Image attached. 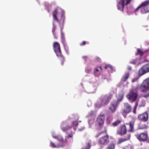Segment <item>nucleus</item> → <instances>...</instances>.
<instances>
[{"label": "nucleus", "instance_id": "dca6fc26", "mask_svg": "<svg viewBox=\"0 0 149 149\" xmlns=\"http://www.w3.org/2000/svg\"><path fill=\"white\" fill-rule=\"evenodd\" d=\"M126 125L129 126L130 129L128 130L129 132H134V122L133 121H130L129 123H126Z\"/></svg>", "mask_w": 149, "mask_h": 149}, {"label": "nucleus", "instance_id": "cd10ccee", "mask_svg": "<svg viewBox=\"0 0 149 149\" xmlns=\"http://www.w3.org/2000/svg\"><path fill=\"white\" fill-rule=\"evenodd\" d=\"M115 144L112 143H110L108 146L107 148L109 149H114Z\"/></svg>", "mask_w": 149, "mask_h": 149}, {"label": "nucleus", "instance_id": "393cba45", "mask_svg": "<svg viewBox=\"0 0 149 149\" xmlns=\"http://www.w3.org/2000/svg\"><path fill=\"white\" fill-rule=\"evenodd\" d=\"M127 132V129L125 125H123L122 126V135L125 134Z\"/></svg>", "mask_w": 149, "mask_h": 149}, {"label": "nucleus", "instance_id": "bb28decb", "mask_svg": "<svg viewBox=\"0 0 149 149\" xmlns=\"http://www.w3.org/2000/svg\"><path fill=\"white\" fill-rule=\"evenodd\" d=\"M130 136L131 135L130 134H128L125 137L122 138V142L129 140L130 139Z\"/></svg>", "mask_w": 149, "mask_h": 149}, {"label": "nucleus", "instance_id": "ea45409f", "mask_svg": "<svg viewBox=\"0 0 149 149\" xmlns=\"http://www.w3.org/2000/svg\"><path fill=\"white\" fill-rule=\"evenodd\" d=\"M94 114V111H91L90 113H89V116H92Z\"/></svg>", "mask_w": 149, "mask_h": 149}, {"label": "nucleus", "instance_id": "4c0bfd02", "mask_svg": "<svg viewBox=\"0 0 149 149\" xmlns=\"http://www.w3.org/2000/svg\"><path fill=\"white\" fill-rule=\"evenodd\" d=\"M95 61L99 62H100L101 61V59L98 57H97L96 58Z\"/></svg>", "mask_w": 149, "mask_h": 149}, {"label": "nucleus", "instance_id": "ddd939ff", "mask_svg": "<svg viewBox=\"0 0 149 149\" xmlns=\"http://www.w3.org/2000/svg\"><path fill=\"white\" fill-rule=\"evenodd\" d=\"M66 123L63 122L61 124V128L63 132L66 131L68 130L71 129L72 126L69 125H66Z\"/></svg>", "mask_w": 149, "mask_h": 149}, {"label": "nucleus", "instance_id": "2eb2a0df", "mask_svg": "<svg viewBox=\"0 0 149 149\" xmlns=\"http://www.w3.org/2000/svg\"><path fill=\"white\" fill-rule=\"evenodd\" d=\"M98 68H100L101 70H102V69L101 66L96 68L94 69L93 74L95 76L98 77L100 74V72L99 71Z\"/></svg>", "mask_w": 149, "mask_h": 149}, {"label": "nucleus", "instance_id": "a878e982", "mask_svg": "<svg viewBox=\"0 0 149 149\" xmlns=\"http://www.w3.org/2000/svg\"><path fill=\"white\" fill-rule=\"evenodd\" d=\"M78 125V122L77 121H73L72 123V127H74V130H75L77 128V127Z\"/></svg>", "mask_w": 149, "mask_h": 149}, {"label": "nucleus", "instance_id": "0eeeda50", "mask_svg": "<svg viewBox=\"0 0 149 149\" xmlns=\"http://www.w3.org/2000/svg\"><path fill=\"white\" fill-rule=\"evenodd\" d=\"M149 72V63L144 65L139 70V75L141 76L146 73Z\"/></svg>", "mask_w": 149, "mask_h": 149}, {"label": "nucleus", "instance_id": "423d86ee", "mask_svg": "<svg viewBox=\"0 0 149 149\" xmlns=\"http://www.w3.org/2000/svg\"><path fill=\"white\" fill-rule=\"evenodd\" d=\"M105 116L104 114L100 115L97 117L95 122L96 125L101 129L103 126L104 123Z\"/></svg>", "mask_w": 149, "mask_h": 149}, {"label": "nucleus", "instance_id": "9d476101", "mask_svg": "<svg viewBox=\"0 0 149 149\" xmlns=\"http://www.w3.org/2000/svg\"><path fill=\"white\" fill-rule=\"evenodd\" d=\"M135 136L140 141L144 142L147 140L148 134L147 132H143L136 135Z\"/></svg>", "mask_w": 149, "mask_h": 149}, {"label": "nucleus", "instance_id": "a19ab883", "mask_svg": "<svg viewBox=\"0 0 149 149\" xmlns=\"http://www.w3.org/2000/svg\"><path fill=\"white\" fill-rule=\"evenodd\" d=\"M103 132H100V133L99 134L96 135V136H95V137H96V138H97V137H98V136H100V135L102 133H103Z\"/></svg>", "mask_w": 149, "mask_h": 149}, {"label": "nucleus", "instance_id": "2f4dec72", "mask_svg": "<svg viewBox=\"0 0 149 149\" xmlns=\"http://www.w3.org/2000/svg\"><path fill=\"white\" fill-rule=\"evenodd\" d=\"M141 76H139L138 75V76L136 77H135L134 78H133L132 80V83H134L135 82H136L137 81L138 79H139V78L141 77Z\"/></svg>", "mask_w": 149, "mask_h": 149}, {"label": "nucleus", "instance_id": "aec40b11", "mask_svg": "<svg viewBox=\"0 0 149 149\" xmlns=\"http://www.w3.org/2000/svg\"><path fill=\"white\" fill-rule=\"evenodd\" d=\"M131 1L132 0H122V6L123 8L122 11H123L124 6L129 4Z\"/></svg>", "mask_w": 149, "mask_h": 149}, {"label": "nucleus", "instance_id": "c9c22d12", "mask_svg": "<svg viewBox=\"0 0 149 149\" xmlns=\"http://www.w3.org/2000/svg\"><path fill=\"white\" fill-rule=\"evenodd\" d=\"M121 2V1H119V2L118 3V4L117 5L118 9V10H120V5L121 4L120 3Z\"/></svg>", "mask_w": 149, "mask_h": 149}, {"label": "nucleus", "instance_id": "f8f14e48", "mask_svg": "<svg viewBox=\"0 0 149 149\" xmlns=\"http://www.w3.org/2000/svg\"><path fill=\"white\" fill-rule=\"evenodd\" d=\"M132 110L131 106L128 103H125L124 104L123 112L126 113H128L131 112Z\"/></svg>", "mask_w": 149, "mask_h": 149}, {"label": "nucleus", "instance_id": "f257e3e1", "mask_svg": "<svg viewBox=\"0 0 149 149\" xmlns=\"http://www.w3.org/2000/svg\"><path fill=\"white\" fill-rule=\"evenodd\" d=\"M53 47V50L56 56L58 57L59 60L61 61V65H63V63L65 61V59L62 54L59 43L57 42H54Z\"/></svg>", "mask_w": 149, "mask_h": 149}, {"label": "nucleus", "instance_id": "09e8293b", "mask_svg": "<svg viewBox=\"0 0 149 149\" xmlns=\"http://www.w3.org/2000/svg\"><path fill=\"white\" fill-rule=\"evenodd\" d=\"M133 112L134 113V114H136V109H133Z\"/></svg>", "mask_w": 149, "mask_h": 149}, {"label": "nucleus", "instance_id": "4468645a", "mask_svg": "<svg viewBox=\"0 0 149 149\" xmlns=\"http://www.w3.org/2000/svg\"><path fill=\"white\" fill-rule=\"evenodd\" d=\"M117 106V102L114 101L112 102L109 108V109L112 112H114Z\"/></svg>", "mask_w": 149, "mask_h": 149}, {"label": "nucleus", "instance_id": "412c9836", "mask_svg": "<svg viewBox=\"0 0 149 149\" xmlns=\"http://www.w3.org/2000/svg\"><path fill=\"white\" fill-rule=\"evenodd\" d=\"M56 29V26L55 25L54 23H53V29H52V32L54 36V38L56 39H57V37L56 36V33L55 32V30Z\"/></svg>", "mask_w": 149, "mask_h": 149}, {"label": "nucleus", "instance_id": "c03bdc74", "mask_svg": "<svg viewBox=\"0 0 149 149\" xmlns=\"http://www.w3.org/2000/svg\"><path fill=\"white\" fill-rule=\"evenodd\" d=\"M83 58L86 61L87 58V56H83Z\"/></svg>", "mask_w": 149, "mask_h": 149}, {"label": "nucleus", "instance_id": "7c9ffc66", "mask_svg": "<svg viewBox=\"0 0 149 149\" xmlns=\"http://www.w3.org/2000/svg\"><path fill=\"white\" fill-rule=\"evenodd\" d=\"M121 121L119 120H117L115 122H113L112 124L114 126H117L118 124L120 123Z\"/></svg>", "mask_w": 149, "mask_h": 149}, {"label": "nucleus", "instance_id": "9b49d317", "mask_svg": "<svg viewBox=\"0 0 149 149\" xmlns=\"http://www.w3.org/2000/svg\"><path fill=\"white\" fill-rule=\"evenodd\" d=\"M138 119L141 121L146 122L148 119V114L147 112H145L142 114H140L138 116Z\"/></svg>", "mask_w": 149, "mask_h": 149}, {"label": "nucleus", "instance_id": "7ed1b4c3", "mask_svg": "<svg viewBox=\"0 0 149 149\" xmlns=\"http://www.w3.org/2000/svg\"><path fill=\"white\" fill-rule=\"evenodd\" d=\"M138 88L142 93L149 90V77L143 81Z\"/></svg>", "mask_w": 149, "mask_h": 149}, {"label": "nucleus", "instance_id": "49530a36", "mask_svg": "<svg viewBox=\"0 0 149 149\" xmlns=\"http://www.w3.org/2000/svg\"><path fill=\"white\" fill-rule=\"evenodd\" d=\"M128 69L130 70H131L132 69V68L131 67L129 66L128 67Z\"/></svg>", "mask_w": 149, "mask_h": 149}, {"label": "nucleus", "instance_id": "a18cd8bd", "mask_svg": "<svg viewBox=\"0 0 149 149\" xmlns=\"http://www.w3.org/2000/svg\"><path fill=\"white\" fill-rule=\"evenodd\" d=\"M84 129H85V128L84 127H83L81 129H79V128L78 129V130L79 131H81L83 130Z\"/></svg>", "mask_w": 149, "mask_h": 149}, {"label": "nucleus", "instance_id": "8fccbe9b", "mask_svg": "<svg viewBox=\"0 0 149 149\" xmlns=\"http://www.w3.org/2000/svg\"><path fill=\"white\" fill-rule=\"evenodd\" d=\"M146 141L147 142L149 143V138H148L147 140Z\"/></svg>", "mask_w": 149, "mask_h": 149}, {"label": "nucleus", "instance_id": "a211bd4d", "mask_svg": "<svg viewBox=\"0 0 149 149\" xmlns=\"http://www.w3.org/2000/svg\"><path fill=\"white\" fill-rule=\"evenodd\" d=\"M86 146L83 148L81 149H90L91 148V141L89 139H87L86 141Z\"/></svg>", "mask_w": 149, "mask_h": 149}, {"label": "nucleus", "instance_id": "1a4fd4ad", "mask_svg": "<svg viewBox=\"0 0 149 149\" xmlns=\"http://www.w3.org/2000/svg\"><path fill=\"white\" fill-rule=\"evenodd\" d=\"M109 142V138L108 135L107 134L100 138L98 141V143L101 145H106Z\"/></svg>", "mask_w": 149, "mask_h": 149}, {"label": "nucleus", "instance_id": "c756f323", "mask_svg": "<svg viewBox=\"0 0 149 149\" xmlns=\"http://www.w3.org/2000/svg\"><path fill=\"white\" fill-rule=\"evenodd\" d=\"M54 138H56L60 142H62L63 141V137L61 136H57L56 137H54Z\"/></svg>", "mask_w": 149, "mask_h": 149}, {"label": "nucleus", "instance_id": "5701e85b", "mask_svg": "<svg viewBox=\"0 0 149 149\" xmlns=\"http://www.w3.org/2000/svg\"><path fill=\"white\" fill-rule=\"evenodd\" d=\"M137 52L136 53V55H139L141 56H142L144 54V52H146L147 51H145L144 52L142 51L140 49H137Z\"/></svg>", "mask_w": 149, "mask_h": 149}, {"label": "nucleus", "instance_id": "de8ad7c7", "mask_svg": "<svg viewBox=\"0 0 149 149\" xmlns=\"http://www.w3.org/2000/svg\"><path fill=\"white\" fill-rule=\"evenodd\" d=\"M91 71V69H89V70H86V71L87 73H88L89 72Z\"/></svg>", "mask_w": 149, "mask_h": 149}, {"label": "nucleus", "instance_id": "f03ea898", "mask_svg": "<svg viewBox=\"0 0 149 149\" xmlns=\"http://www.w3.org/2000/svg\"><path fill=\"white\" fill-rule=\"evenodd\" d=\"M113 96L111 94H107L103 97L99 98L98 102V107H100L102 106H105L108 103Z\"/></svg>", "mask_w": 149, "mask_h": 149}, {"label": "nucleus", "instance_id": "6e6552de", "mask_svg": "<svg viewBox=\"0 0 149 149\" xmlns=\"http://www.w3.org/2000/svg\"><path fill=\"white\" fill-rule=\"evenodd\" d=\"M138 95L137 93L134 92L133 90L130 91L128 94L127 95V97L129 100L133 102L136 99Z\"/></svg>", "mask_w": 149, "mask_h": 149}, {"label": "nucleus", "instance_id": "79ce46f5", "mask_svg": "<svg viewBox=\"0 0 149 149\" xmlns=\"http://www.w3.org/2000/svg\"><path fill=\"white\" fill-rule=\"evenodd\" d=\"M121 143V139H119L118 141L117 142V144H118Z\"/></svg>", "mask_w": 149, "mask_h": 149}, {"label": "nucleus", "instance_id": "473e14b6", "mask_svg": "<svg viewBox=\"0 0 149 149\" xmlns=\"http://www.w3.org/2000/svg\"><path fill=\"white\" fill-rule=\"evenodd\" d=\"M117 134L121 135V128H119L117 129Z\"/></svg>", "mask_w": 149, "mask_h": 149}, {"label": "nucleus", "instance_id": "e433bc0d", "mask_svg": "<svg viewBox=\"0 0 149 149\" xmlns=\"http://www.w3.org/2000/svg\"><path fill=\"white\" fill-rule=\"evenodd\" d=\"M86 43V42L85 41H84L82 43H81L80 45L81 46H84L85 45Z\"/></svg>", "mask_w": 149, "mask_h": 149}, {"label": "nucleus", "instance_id": "3c124183", "mask_svg": "<svg viewBox=\"0 0 149 149\" xmlns=\"http://www.w3.org/2000/svg\"><path fill=\"white\" fill-rule=\"evenodd\" d=\"M107 149H108V148H107Z\"/></svg>", "mask_w": 149, "mask_h": 149}, {"label": "nucleus", "instance_id": "58836bf2", "mask_svg": "<svg viewBox=\"0 0 149 149\" xmlns=\"http://www.w3.org/2000/svg\"><path fill=\"white\" fill-rule=\"evenodd\" d=\"M138 103L137 102H136V104L134 105V109H136V108H137V106H138Z\"/></svg>", "mask_w": 149, "mask_h": 149}, {"label": "nucleus", "instance_id": "f3484780", "mask_svg": "<svg viewBox=\"0 0 149 149\" xmlns=\"http://www.w3.org/2000/svg\"><path fill=\"white\" fill-rule=\"evenodd\" d=\"M50 146L54 148H59L60 147H63L65 146V144H57V145H56L52 141L50 142Z\"/></svg>", "mask_w": 149, "mask_h": 149}, {"label": "nucleus", "instance_id": "39448f33", "mask_svg": "<svg viewBox=\"0 0 149 149\" xmlns=\"http://www.w3.org/2000/svg\"><path fill=\"white\" fill-rule=\"evenodd\" d=\"M149 3V1H146L142 3L138 7L135 9V11H137L141 7H143L141 11L142 14H144L149 12V8H148V4Z\"/></svg>", "mask_w": 149, "mask_h": 149}, {"label": "nucleus", "instance_id": "b1692460", "mask_svg": "<svg viewBox=\"0 0 149 149\" xmlns=\"http://www.w3.org/2000/svg\"><path fill=\"white\" fill-rule=\"evenodd\" d=\"M130 63L131 64H137V65H139L141 64V63L138 62V60L137 58H136L134 60H133L130 61Z\"/></svg>", "mask_w": 149, "mask_h": 149}, {"label": "nucleus", "instance_id": "f704fd0d", "mask_svg": "<svg viewBox=\"0 0 149 149\" xmlns=\"http://www.w3.org/2000/svg\"><path fill=\"white\" fill-rule=\"evenodd\" d=\"M147 128V125H143V127L140 126L139 129H146Z\"/></svg>", "mask_w": 149, "mask_h": 149}, {"label": "nucleus", "instance_id": "37998d69", "mask_svg": "<svg viewBox=\"0 0 149 149\" xmlns=\"http://www.w3.org/2000/svg\"><path fill=\"white\" fill-rule=\"evenodd\" d=\"M126 114L123 112V115L125 118L126 117Z\"/></svg>", "mask_w": 149, "mask_h": 149}, {"label": "nucleus", "instance_id": "6ab92c4d", "mask_svg": "<svg viewBox=\"0 0 149 149\" xmlns=\"http://www.w3.org/2000/svg\"><path fill=\"white\" fill-rule=\"evenodd\" d=\"M130 76L129 72H126L123 76L122 78V80L123 82L126 81L128 79Z\"/></svg>", "mask_w": 149, "mask_h": 149}, {"label": "nucleus", "instance_id": "4be33fe9", "mask_svg": "<svg viewBox=\"0 0 149 149\" xmlns=\"http://www.w3.org/2000/svg\"><path fill=\"white\" fill-rule=\"evenodd\" d=\"M73 135L72 132L70 133L67 136H66L65 141L66 142H67L70 139V138H71L73 137Z\"/></svg>", "mask_w": 149, "mask_h": 149}, {"label": "nucleus", "instance_id": "72a5a7b5", "mask_svg": "<svg viewBox=\"0 0 149 149\" xmlns=\"http://www.w3.org/2000/svg\"><path fill=\"white\" fill-rule=\"evenodd\" d=\"M142 97L146 98L149 97V91L146 94L143 95Z\"/></svg>", "mask_w": 149, "mask_h": 149}, {"label": "nucleus", "instance_id": "20e7f679", "mask_svg": "<svg viewBox=\"0 0 149 149\" xmlns=\"http://www.w3.org/2000/svg\"><path fill=\"white\" fill-rule=\"evenodd\" d=\"M58 13V10L56 9L53 12V18L54 20L56 21L58 23H59V25H61L62 24V25L63 26L64 25V20L65 17L64 15L62 13L61 16V19H58L56 15Z\"/></svg>", "mask_w": 149, "mask_h": 149}, {"label": "nucleus", "instance_id": "c85d7f7f", "mask_svg": "<svg viewBox=\"0 0 149 149\" xmlns=\"http://www.w3.org/2000/svg\"><path fill=\"white\" fill-rule=\"evenodd\" d=\"M105 69H108V70H110L111 71H112L113 70V68L112 66L110 65H107L105 67Z\"/></svg>", "mask_w": 149, "mask_h": 149}]
</instances>
